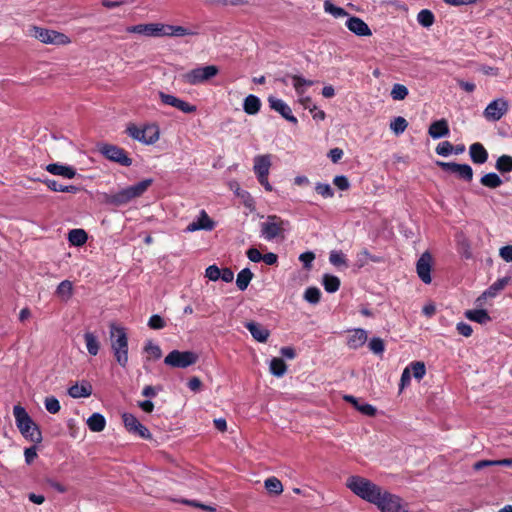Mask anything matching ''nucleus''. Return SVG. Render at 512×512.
<instances>
[{
    "mask_svg": "<svg viewBox=\"0 0 512 512\" xmlns=\"http://www.w3.org/2000/svg\"><path fill=\"white\" fill-rule=\"evenodd\" d=\"M408 127V122L404 117L398 116L390 122V129L396 135L402 134Z\"/></svg>",
    "mask_w": 512,
    "mask_h": 512,
    "instance_id": "47",
    "label": "nucleus"
},
{
    "mask_svg": "<svg viewBox=\"0 0 512 512\" xmlns=\"http://www.w3.org/2000/svg\"><path fill=\"white\" fill-rule=\"evenodd\" d=\"M220 271L216 265H210L205 270V276L211 281H217L220 279Z\"/></svg>",
    "mask_w": 512,
    "mask_h": 512,
    "instance_id": "59",
    "label": "nucleus"
},
{
    "mask_svg": "<svg viewBox=\"0 0 512 512\" xmlns=\"http://www.w3.org/2000/svg\"><path fill=\"white\" fill-rule=\"evenodd\" d=\"M508 111V102L504 98L491 101L485 108L483 115L488 121L500 120Z\"/></svg>",
    "mask_w": 512,
    "mask_h": 512,
    "instance_id": "12",
    "label": "nucleus"
},
{
    "mask_svg": "<svg viewBox=\"0 0 512 512\" xmlns=\"http://www.w3.org/2000/svg\"><path fill=\"white\" fill-rule=\"evenodd\" d=\"M465 316L467 319L480 324H485L491 319L487 311L483 309L467 310Z\"/></svg>",
    "mask_w": 512,
    "mask_h": 512,
    "instance_id": "33",
    "label": "nucleus"
},
{
    "mask_svg": "<svg viewBox=\"0 0 512 512\" xmlns=\"http://www.w3.org/2000/svg\"><path fill=\"white\" fill-rule=\"evenodd\" d=\"M298 101L305 109H308L310 112L316 110V105L312 104L310 97L302 95L298 97Z\"/></svg>",
    "mask_w": 512,
    "mask_h": 512,
    "instance_id": "63",
    "label": "nucleus"
},
{
    "mask_svg": "<svg viewBox=\"0 0 512 512\" xmlns=\"http://www.w3.org/2000/svg\"><path fill=\"white\" fill-rule=\"evenodd\" d=\"M159 98L163 104L174 107L183 113H194L197 109L195 105H192L171 94L159 92Z\"/></svg>",
    "mask_w": 512,
    "mask_h": 512,
    "instance_id": "16",
    "label": "nucleus"
},
{
    "mask_svg": "<svg viewBox=\"0 0 512 512\" xmlns=\"http://www.w3.org/2000/svg\"><path fill=\"white\" fill-rule=\"evenodd\" d=\"M346 27L357 36H370L369 26L359 17L352 16L346 21Z\"/></svg>",
    "mask_w": 512,
    "mask_h": 512,
    "instance_id": "23",
    "label": "nucleus"
},
{
    "mask_svg": "<svg viewBox=\"0 0 512 512\" xmlns=\"http://www.w3.org/2000/svg\"><path fill=\"white\" fill-rule=\"evenodd\" d=\"M280 81L285 85L291 84L298 97L305 95L307 89L314 84L312 80L305 79L299 75H286Z\"/></svg>",
    "mask_w": 512,
    "mask_h": 512,
    "instance_id": "17",
    "label": "nucleus"
},
{
    "mask_svg": "<svg viewBox=\"0 0 512 512\" xmlns=\"http://www.w3.org/2000/svg\"><path fill=\"white\" fill-rule=\"evenodd\" d=\"M316 192L324 198H331L334 195L333 189L327 183H317L315 186Z\"/></svg>",
    "mask_w": 512,
    "mask_h": 512,
    "instance_id": "56",
    "label": "nucleus"
},
{
    "mask_svg": "<svg viewBox=\"0 0 512 512\" xmlns=\"http://www.w3.org/2000/svg\"><path fill=\"white\" fill-rule=\"evenodd\" d=\"M25 462L29 465L37 458V448L35 446L26 448L24 451Z\"/></svg>",
    "mask_w": 512,
    "mask_h": 512,
    "instance_id": "61",
    "label": "nucleus"
},
{
    "mask_svg": "<svg viewBox=\"0 0 512 512\" xmlns=\"http://www.w3.org/2000/svg\"><path fill=\"white\" fill-rule=\"evenodd\" d=\"M334 185L340 190H347L350 186L346 176L339 175L333 179Z\"/></svg>",
    "mask_w": 512,
    "mask_h": 512,
    "instance_id": "60",
    "label": "nucleus"
},
{
    "mask_svg": "<svg viewBox=\"0 0 512 512\" xmlns=\"http://www.w3.org/2000/svg\"><path fill=\"white\" fill-rule=\"evenodd\" d=\"M245 327L251 333L252 337L258 342L264 343L270 336V331L259 323L253 321L247 322Z\"/></svg>",
    "mask_w": 512,
    "mask_h": 512,
    "instance_id": "25",
    "label": "nucleus"
},
{
    "mask_svg": "<svg viewBox=\"0 0 512 512\" xmlns=\"http://www.w3.org/2000/svg\"><path fill=\"white\" fill-rule=\"evenodd\" d=\"M68 239L72 245L82 246L87 241V234L83 229H73L69 232Z\"/></svg>",
    "mask_w": 512,
    "mask_h": 512,
    "instance_id": "40",
    "label": "nucleus"
},
{
    "mask_svg": "<svg viewBox=\"0 0 512 512\" xmlns=\"http://www.w3.org/2000/svg\"><path fill=\"white\" fill-rule=\"evenodd\" d=\"M216 223L209 217L205 210H201L198 216L187 225L185 232L192 233L199 230L211 231Z\"/></svg>",
    "mask_w": 512,
    "mask_h": 512,
    "instance_id": "15",
    "label": "nucleus"
},
{
    "mask_svg": "<svg viewBox=\"0 0 512 512\" xmlns=\"http://www.w3.org/2000/svg\"><path fill=\"white\" fill-rule=\"evenodd\" d=\"M408 88L403 84H394L391 89V97L393 100H404L408 96Z\"/></svg>",
    "mask_w": 512,
    "mask_h": 512,
    "instance_id": "49",
    "label": "nucleus"
},
{
    "mask_svg": "<svg viewBox=\"0 0 512 512\" xmlns=\"http://www.w3.org/2000/svg\"><path fill=\"white\" fill-rule=\"evenodd\" d=\"M373 261V262H377L378 259L373 257L369 252L368 250L366 249H363L361 250L359 253H357L356 255V262H355V265L358 267V268H362L364 267L365 265L368 264L369 261Z\"/></svg>",
    "mask_w": 512,
    "mask_h": 512,
    "instance_id": "48",
    "label": "nucleus"
},
{
    "mask_svg": "<svg viewBox=\"0 0 512 512\" xmlns=\"http://www.w3.org/2000/svg\"><path fill=\"white\" fill-rule=\"evenodd\" d=\"M289 222L283 220L277 215H269L266 220L260 224L261 237L267 241H272L278 237H284Z\"/></svg>",
    "mask_w": 512,
    "mask_h": 512,
    "instance_id": "5",
    "label": "nucleus"
},
{
    "mask_svg": "<svg viewBox=\"0 0 512 512\" xmlns=\"http://www.w3.org/2000/svg\"><path fill=\"white\" fill-rule=\"evenodd\" d=\"M508 282H509L508 277L498 279L487 290H485L482 293V295L477 299V302H480L487 298L495 297L498 294V292H500L501 290H503L505 288V286L508 284Z\"/></svg>",
    "mask_w": 512,
    "mask_h": 512,
    "instance_id": "28",
    "label": "nucleus"
},
{
    "mask_svg": "<svg viewBox=\"0 0 512 512\" xmlns=\"http://www.w3.org/2000/svg\"><path fill=\"white\" fill-rule=\"evenodd\" d=\"M495 168L500 173H509L512 171V156L502 155L500 156L495 164Z\"/></svg>",
    "mask_w": 512,
    "mask_h": 512,
    "instance_id": "44",
    "label": "nucleus"
},
{
    "mask_svg": "<svg viewBox=\"0 0 512 512\" xmlns=\"http://www.w3.org/2000/svg\"><path fill=\"white\" fill-rule=\"evenodd\" d=\"M99 150L111 161L117 162L123 166H130L132 164V160L127 156L125 151L115 145L104 144Z\"/></svg>",
    "mask_w": 512,
    "mask_h": 512,
    "instance_id": "13",
    "label": "nucleus"
},
{
    "mask_svg": "<svg viewBox=\"0 0 512 512\" xmlns=\"http://www.w3.org/2000/svg\"><path fill=\"white\" fill-rule=\"evenodd\" d=\"M369 349L374 353V354H382L385 350V345H384V342L381 338L379 337H374L372 338L370 341H369Z\"/></svg>",
    "mask_w": 512,
    "mask_h": 512,
    "instance_id": "54",
    "label": "nucleus"
},
{
    "mask_svg": "<svg viewBox=\"0 0 512 512\" xmlns=\"http://www.w3.org/2000/svg\"><path fill=\"white\" fill-rule=\"evenodd\" d=\"M111 349L116 362L123 368L128 364V336L126 329L115 323L110 324Z\"/></svg>",
    "mask_w": 512,
    "mask_h": 512,
    "instance_id": "2",
    "label": "nucleus"
},
{
    "mask_svg": "<svg viewBox=\"0 0 512 512\" xmlns=\"http://www.w3.org/2000/svg\"><path fill=\"white\" fill-rule=\"evenodd\" d=\"M269 370L272 375L282 377L287 371V365L281 358H273L269 364Z\"/></svg>",
    "mask_w": 512,
    "mask_h": 512,
    "instance_id": "38",
    "label": "nucleus"
},
{
    "mask_svg": "<svg viewBox=\"0 0 512 512\" xmlns=\"http://www.w3.org/2000/svg\"><path fill=\"white\" fill-rule=\"evenodd\" d=\"M381 512H408L407 504L387 490H382L375 504Z\"/></svg>",
    "mask_w": 512,
    "mask_h": 512,
    "instance_id": "10",
    "label": "nucleus"
},
{
    "mask_svg": "<svg viewBox=\"0 0 512 512\" xmlns=\"http://www.w3.org/2000/svg\"><path fill=\"white\" fill-rule=\"evenodd\" d=\"M271 166L272 155L270 154H260L253 158V171L257 177V180L265 188V190L269 192L273 190V187L268 180Z\"/></svg>",
    "mask_w": 512,
    "mask_h": 512,
    "instance_id": "7",
    "label": "nucleus"
},
{
    "mask_svg": "<svg viewBox=\"0 0 512 512\" xmlns=\"http://www.w3.org/2000/svg\"><path fill=\"white\" fill-rule=\"evenodd\" d=\"M43 182L51 191L54 192L77 193L79 191V188L74 185L64 186L58 184V182L53 179H46Z\"/></svg>",
    "mask_w": 512,
    "mask_h": 512,
    "instance_id": "36",
    "label": "nucleus"
},
{
    "mask_svg": "<svg viewBox=\"0 0 512 512\" xmlns=\"http://www.w3.org/2000/svg\"><path fill=\"white\" fill-rule=\"evenodd\" d=\"M500 257L506 261L511 262L512 261V245H507L499 250Z\"/></svg>",
    "mask_w": 512,
    "mask_h": 512,
    "instance_id": "64",
    "label": "nucleus"
},
{
    "mask_svg": "<svg viewBox=\"0 0 512 512\" xmlns=\"http://www.w3.org/2000/svg\"><path fill=\"white\" fill-rule=\"evenodd\" d=\"M268 103L272 110L278 112L287 121L297 123V118L293 115L291 108L282 99L269 96Z\"/></svg>",
    "mask_w": 512,
    "mask_h": 512,
    "instance_id": "20",
    "label": "nucleus"
},
{
    "mask_svg": "<svg viewBox=\"0 0 512 512\" xmlns=\"http://www.w3.org/2000/svg\"><path fill=\"white\" fill-rule=\"evenodd\" d=\"M368 339L367 332L364 329L357 328L349 331L347 345L350 349H358L362 347Z\"/></svg>",
    "mask_w": 512,
    "mask_h": 512,
    "instance_id": "24",
    "label": "nucleus"
},
{
    "mask_svg": "<svg viewBox=\"0 0 512 512\" xmlns=\"http://www.w3.org/2000/svg\"><path fill=\"white\" fill-rule=\"evenodd\" d=\"M84 340L88 353L92 356H96L100 349V343L97 336L92 332H86L84 334Z\"/></svg>",
    "mask_w": 512,
    "mask_h": 512,
    "instance_id": "34",
    "label": "nucleus"
},
{
    "mask_svg": "<svg viewBox=\"0 0 512 512\" xmlns=\"http://www.w3.org/2000/svg\"><path fill=\"white\" fill-rule=\"evenodd\" d=\"M152 184V179H145L139 183L123 188L106 196V202L116 206L129 203L131 200L143 195Z\"/></svg>",
    "mask_w": 512,
    "mask_h": 512,
    "instance_id": "4",
    "label": "nucleus"
},
{
    "mask_svg": "<svg viewBox=\"0 0 512 512\" xmlns=\"http://www.w3.org/2000/svg\"><path fill=\"white\" fill-rule=\"evenodd\" d=\"M408 367L410 368V373H412L417 380H421L425 376L426 368L423 362H413Z\"/></svg>",
    "mask_w": 512,
    "mask_h": 512,
    "instance_id": "51",
    "label": "nucleus"
},
{
    "mask_svg": "<svg viewBox=\"0 0 512 512\" xmlns=\"http://www.w3.org/2000/svg\"><path fill=\"white\" fill-rule=\"evenodd\" d=\"M68 394L72 398H86L92 394V386L87 382L74 384L68 389Z\"/></svg>",
    "mask_w": 512,
    "mask_h": 512,
    "instance_id": "29",
    "label": "nucleus"
},
{
    "mask_svg": "<svg viewBox=\"0 0 512 512\" xmlns=\"http://www.w3.org/2000/svg\"><path fill=\"white\" fill-rule=\"evenodd\" d=\"M453 151V145L448 141L439 143L436 147V153L440 156H449Z\"/></svg>",
    "mask_w": 512,
    "mask_h": 512,
    "instance_id": "57",
    "label": "nucleus"
},
{
    "mask_svg": "<svg viewBox=\"0 0 512 512\" xmlns=\"http://www.w3.org/2000/svg\"><path fill=\"white\" fill-rule=\"evenodd\" d=\"M438 165L445 171L455 173L460 178L471 181L473 178V170L468 164H458L453 162H439Z\"/></svg>",
    "mask_w": 512,
    "mask_h": 512,
    "instance_id": "19",
    "label": "nucleus"
},
{
    "mask_svg": "<svg viewBox=\"0 0 512 512\" xmlns=\"http://www.w3.org/2000/svg\"><path fill=\"white\" fill-rule=\"evenodd\" d=\"M329 261L335 267H348L347 258L342 251H331L329 254Z\"/></svg>",
    "mask_w": 512,
    "mask_h": 512,
    "instance_id": "43",
    "label": "nucleus"
},
{
    "mask_svg": "<svg viewBox=\"0 0 512 512\" xmlns=\"http://www.w3.org/2000/svg\"><path fill=\"white\" fill-rule=\"evenodd\" d=\"M260 108L261 101L257 96L251 94L244 99L243 109L247 114L255 115L259 112Z\"/></svg>",
    "mask_w": 512,
    "mask_h": 512,
    "instance_id": "31",
    "label": "nucleus"
},
{
    "mask_svg": "<svg viewBox=\"0 0 512 512\" xmlns=\"http://www.w3.org/2000/svg\"><path fill=\"white\" fill-rule=\"evenodd\" d=\"M324 11L335 18H342L348 15L343 8L335 6L330 0L324 1Z\"/></svg>",
    "mask_w": 512,
    "mask_h": 512,
    "instance_id": "46",
    "label": "nucleus"
},
{
    "mask_svg": "<svg viewBox=\"0 0 512 512\" xmlns=\"http://www.w3.org/2000/svg\"><path fill=\"white\" fill-rule=\"evenodd\" d=\"M253 278V273L248 268L242 269L236 278V285L239 290L244 291L247 289L250 281Z\"/></svg>",
    "mask_w": 512,
    "mask_h": 512,
    "instance_id": "39",
    "label": "nucleus"
},
{
    "mask_svg": "<svg viewBox=\"0 0 512 512\" xmlns=\"http://www.w3.org/2000/svg\"><path fill=\"white\" fill-rule=\"evenodd\" d=\"M144 351L147 354L148 360H158L162 356V350L160 346L154 344L152 341H148L145 344Z\"/></svg>",
    "mask_w": 512,
    "mask_h": 512,
    "instance_id": "45",
    "label": "nucleus"
},
{
    "mask_svg": "<svg viewBox=\"0 0 512 512\" xmlns=\"http://www.w3.org/2000/svg\"><path fill=\"white\" fill-rule=\"evenodd\" d=\"M163 24L149 23L138 24L126 28L128 33L141 34L146 36H162Z\"/></svg>",
    "mask_w": 512,
    "mask_h": 512,
    "instance_id": "21",
    "label": "nucleus"
},
{
    "mask_svg": "<svg viewBox=\"0 0 512 512\" xmlns=\"http://www.w3.org/2000/svg\"><path fill=\"white\" fill-rule=\"evenodd\" d=\"M264 486L271 494L279 495L283 492V485L276 477H269L265 480Z\"/></svg>",
    "mask_w": 512,
    "mask_h": 512,
    "instance_id": "42",
    "label": "nucleus"
},
{
    "mask_svg": "<svg viewBox=\"0 0 512 512\" xmlns=\"http://www.w3.org/2000/svg\"><path fill=\"white\" fill-rule=\"evenodd\" d=\"M360 413L366 416H374L376 414V408L368 403L360 402L353 405Z\"/></svg>",
    "mask_w": 512,
    "mask_h": 512,
    "instance_id": "55",
    "label": "nucleus"
},
{
    "mask_svg": "<svg viewBox=\"0 0 512 512\" xmlns=\"http://www.w3.org/2000/svg\"><path fill=\"white\" fill-rule=\"evenodd\" d=\"M126 131L131 138L146 145L154 144L160 137L159 127L155 124L145 125L144 127L130 125Z\"/></svg>",
    "mask_w": 512,
    "mask_h": 512,
    "instance_id": "8",
    "label": "nucleus"
},
{
    "mask_svg": "<svg viewBox=\"0 0 512 512\" xmlns=\"http://www.w3.org/2000/svg\"><path fill=\"white\" fill-rule=\"evenodd\" d=\"M346 486L356 496L372 504H375L383 490L369 479L358 475L349 476L346 480Z\"/></svg>",
    "mask_w": 512,
    "mask_h": 512,
    "instance_id": "1",
    "label": "nucleus"
},
{
    "mask_svg": "<svg viewBox=\"0 0 512 512\" xmlns=\"http://www.w3.org/2000/svg\"><path fill=\"white\" fill-rule=\"evenodd\" d=\"M73 294V285L72 282L69 280L62 281L56 289V295L62 300V301H68Z\"/></svg>",
    "mask_w": 512,
    "mask_h": 512,
    "instance_id": "37",
    "label": "nucleus"
},
{
    "mask_svg": "<svg viewBox=\"0 0 512 512\" xmlns=\"http://www.w3.org/2000/svg\"><path fill=\"white\" fill-rule=\"evenodd\" d=\"M456 329L459 334H461L465 337L471 336V334L473 332L472 327L465 322H459L456 326Z\"/></svg>",
    "mask_w": 512,
    "mask_h": 512,
    "instance_id": "62",
    "label": "nucleus"
},
{
    "mask_svg": "<svg viewBox=\"0 0 512 512\" xmlns=\"http://www.w3.org/2000/svg\"><path fill=\"white\" fill-rule=\"evenodd\" d=\"M322 284L327 292L334 293L340 287V280L336 276L325 274L323 276Z\"/></svg>",
    "mask_w": 512,
    "mask_h": 512,
    "instance_id": "41",
    "label": "nucleus"
},
{
    "mask_svg": "<svg viewBox=\"0 0 512 512\" xmlns=\"http://www.w3.org/2000/svg\"><path fill=\"white\" fill-rule=\"evenodd\" d=\"M89 429L93 432H101L106 426V420L100 413H93L87 420Z\"/></svg>",
    "mask_w": 512,
    "mask_h": 512,
    "instance_id": "32",
    "label": "nucleus"
},
{
    "mask_svg": "<svg viewBox=\"0 0 512 512\" xmlns=\"http://www.w3.org/2000/svg\"><path fill=\"white\" fill-rule=\"evenodd\" d=\"M320 296L321 292L316 287H309L304 293V299L311 304L318 303L320 301Z\"/></svg>",
    "mask_w": 512,
    "mask_h": 512,
    "instance_id": "52",
    "label": "nucleus"
},
{
    "mask_svg": "<svg viewBox=\"0 0 512 512\" xmlns=\"http://www.w3.org/2000/svg\"><path fill=\"white\" fill-rule=\"evenodd\" d=\"M198 355L192 351H171L164 359V363L174 368H186L195 364Z\"/></svg>",
    "mask_w": 512,
    "mask_h": 512,
    "instance_id": "11",
    "label": "nucleus"
},
{
    "mask_svg": "<svg viewBox=\"0 0 512 512\" xmlns=\"http://www.w3.org/2000/svg\"><path fill=\"white\" fill-rule=\"evenodd\" d=\"M13 415L20 433L30 441L40 443L42 440L41 432L26 412L25 408L20 405H15L13 407Z\"/></svg>",
    "mask_w": 512,
    "mask_h": 512,
    "instance_id": "3",
    "label": "nucleus"
},
{
    "mask_svg": "<svg viewBox=\"0 0 512 512\" xmlns=\"http://www.w3.org/2000/svg\"><path fill=\"white\" fill-rule=\"evenodd\" d=\"M27 35L38 39L44 44L67 45L71 43V39L67 35L38 26L29 27Z\"/></svg>",
    "mask_w": 512,
    "mask_h": 512,
    "instance_id": "6",
    "label": "nucleus"
},
{
    "mask_svg": "<svg viewBox=\"0 0 512 512\" xmlns=\"http://www.w3.org/2000/svg\"><path fill=\"white\" fill-rule=\"evenodd\" d=\"M46 410L51 414H56L60 411V403L57 398L53 396L46 397L44 401Z\"/></svg>",
    "mask_w": 512,
    "mask_h": 512,
    "instance_id": "53",
    "label": "nucleus"
},
{
    "mask_svg": "<svg viewBox=\"0 0 512 512\" xmlns=\"http://www.w3.org/2000/svg\"><path fill=\"white\" fill-rule=\"evenodd\" d=\"M480 183L487 188L495 189L503 184L502 179L498 174L491 172L483 175L480 179Z\"/></svg>",
    "mask_w": 512,
    "mask_h": 512,
    "instance_id": "35",
    "label": "nucleus"
},
{
    "mask_svg": "<svg viewBox=\"0 0 512 512\" xmlns=\"http://www.w3.org/2000/svg\"><path fill=\"white\" fill-rule=\"evenodd\" d=\"M429 135L433 139H439L449 134L448 122L445 119L433 122L428 130Z\"/></svg>",
    "mask_w": 512,
    "mask_h": 512,
    "instance_id": "27",
    "label": "nucleus"
},
{
    "mask_svg": "<svg viewBox=\"0 0 512 512\" xmlns=\"http://www.w3.org/2000/svg\"><path fill=\"white\" fill-rule=\"evenodd\" d=\"M469 154H470L471 160L475 164H483L488 159V152H487V150L485 149V147L481 143H478V142L473 143L469 147Z\"/></svg>",
    "mask_w": 512,
    "mask_h": 512,
    "instance_id": "26",
    "label": "nucleus"
},
{
    "mask_svg": "<svg viewBox=\"0 0 512 512\" xmlns=\"http://www.w3.org/2000/svg\"><path fill=\"white\" fill-rule=\"evenodd\" d=\"M122 420L125 428L132 434H135L143 439L151 437L149 430L142 425L139 420L131 413H123Z\"/></svg>",
    "mask_w": 512,
    "mask_h": 512,
    "instance_id": "14",
    "label": "nucleus"
},
{
    "mask_svg": "<svg viewBox=\"0 0 512 512\" xmlns=\"http://www.w3.org/2000/svg\"><path fill=\"white\" fill-rule=\"evenodd\" d=\"M431 263L432 257L429 252H424L417 261L416 271L419 278L425 283L429 284L432 281L431 278Z\"/></svg>",
    "mask_w": 512,
    "mask_h": 512,
    "instance_id": "18",
    "label": "nucleus"
},
{
    "mask_svg": "<svg viewBox=\"0 0 512 512\" xmlns=\"http://www.w3.org/2000/svg\"><path fill=\"white\" fill-rule=\"evenodd\" d=\"M148 326L151 329L159 330V329L164 328L166 326V323L161 316L155 314L150 317V319L148 321Z\"/></svg>",
    "mask_w": 512,
    "mask_h": 512,
    "instance_id": "58",
    "label": "nucleus"
},
{
    "mask_svg": "<svg viewBox=\"0 0 512 512\" xmlns=\"http://www.w3.org/2000/svg\"><path fill=\"white\" fill-rule=\"evenodd\" d=\"M417 21L423 27H430L434 23V15L430 10L423 9L418 13Z\"/></svg>",
    "mask_w": 512,
    "mask_h": 512,
    "instance_id": "50",
    "label": "nucleus"
},
{
    "mask_svg": "<svg viewBox=\"0 0 512 512\" xmlns=\"http://www.w3.org/2000/svg\"><path fill=\"white\" fill-rule=\"evenodd\" d=\"M45 170L52 175L61 176L66 179H72L77 174L74 167L61 163H50L45 166Z\"/></svg>",
    "mask_w": 512,
    "mask_h": 512,
    "instance_id": "22",
    "label": "nucleus"
},
{
    "mask_svg": "<svg viewBox=\"0 0 512 512\" xmlns=\"http://www.w3.org/2000/svg\"><path fill=\"white\" fill-rule=\"evenodd\" d=\"M197 32L188 30L182 26L174 25H163L162 35L163 36H176L182 37L186 35H196Z\"/></svg>",
    "mask_w": 512,
    "mask_h": 512,
    "instance_id": "30",
    "label": "nucleus"
},
{
    "mask_svg": "<svg viewBox=\"0 0 512 512\" xmlns=\"http://www.w3.org/2000/svg\"><path fill=\"white\" fill-rule=\"evenodd\" d=\"M219 73V69L215 65H207L203 67H197L181 75V79L184 83L189 85L202 84Z\"/></svg>",
    "mask_w": 512,
    "mask_h": 512,
    "instance_id": "9",
    "label": "nucleus"
}]
</instances>
